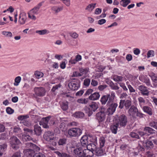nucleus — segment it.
<instances>
[{"label":"nucleus","instance_id":"nucleus-1","mask_svg":"<svg viewBox=\"0 0 157 157\" xmlns=\"http://www.w3.org/2000/svg\"><path fill=\"white\" fill-rule=\"evenodd\" d=\"M154 146V144L151 141L147 140L144 142V141L140 140L139 141L138 148L140 151H143L144 150V148L147 149H151L153 148Z\"/></svg>","mask_w":157,"mask_h":157},{"label":"nucleus","instance_id":"nucleus-2","mask_svg":"<svg viewBox=\"0 0 157 157\" xmlns=\"http://www.w3.org/2000/svg\"><path fill=\"white\" fill-rule=\"evenodd\" d=\"M99 143L100 144V147H97L94 151L95 155L99 156H101L105 154V150L102 148L104 146L105 143V138L103 137L101 138L99 140Z\"/></svg>","mask_w":157,"mask_h":157},{"label":"nucleus","instance_id":"nucleus-3","mask_svg":"<svg viewBox=\"0 0 157 157\" xmlns=\"http://www.w3.org/2000/svg\"><path fill=\"white\" fill-rule=\"evenodd\" d=\"M10 147L14 150H17L19 147L18 146L21 143L20 140L15 136H13L10 139Z\"/></svg>","mask_w":157,"mask_h":157},{"label":"nucleus","instance_id":"nucleus-4","mask_svg":"<svg viewBox=\"0 0 157 157\" xmlns=\"http://www.w3.org/2000/svg\"><path fill=\"white\" fill-rule=\"evenodd\" d=\"M42 2L39 3L30 10L28 13V17L29 18L32 19H35L36 18L35 15L38 13L39 10L42 6Z\"/></svg>","mask_w":157,"mask_h":157},{"label":"nucleus","instance_id":"nucleus-5","mask_svg":"<svg viewBox=\"0 0 157 157\" xmlns=\"http://www.w3.org/2000/svg\"><path fill=\"white\" fill-rule=\"evenodd\" d=\"M67 132L70 137H78L82 134V131L79 128H75L69 129Z\"/></svg>","mask_w":157,"mask_h":157},{"label":"nucleus","instance_id":"nucleus-6","mask_svg":"<svg viewBox=\"0 0 157 157\" xmlns=\"http://www.w3.org/2000/svg\"><path fill=\"white\" fill-rule=\"evenodd\" d=\"M80 86L79 81L78 79H75L70 82L68 84L69 88L72 90H77Z\"/></svg>","mask_w":157,"mask_h":157},{"label":"nucleus","instance_id":"nucleus-7","mask_svg":"<svg viewBox=\"0 0 157 157\" xmlns=\"http://www.w3.org/2000/svg\"><path fill=\"white\" fill-rule=\"evenodd\" d=\"M132 101L128 99L126 100H121L119 102V105L118 108L121 109H122L124 106L126 109H128L131 106Z\"/></svg>","mask_w":157,"mask_h":157},{"label":"nucleus","instance_id":"nucleus-8","mask_svg":"<svg viewBox=\"0 0 157 157\" xmlns=\"http://www.w3.org/2000/svg\"><path fill=\"white\" fill-rule=\"evenodd\" d=\"M129 114L132 117H134L136 115L137 116H142L143 114L139 112L137 108L134 106H132L128 110Z\"/></svg>","mask_w":157,"mask_h":157},{"label":"nucleus","instance_id":"nucleus-9","mask_svg":"<svg viewBox=\"0 0 157 157\" xmlns=\"http://www.w3.org/2000/svg\"><path fill=\"white\" fill-rule=\"evenodd\" d=\"M35 94L40 97H42L45 95L46 91L45 89L43 87H35L34 89Z\"/></svg>","mask_w":157,"mask_h":157},{"label":"nucleus","instance_id":"nucleus-10","mask_svg":"<svg viewBox=\"0 0 157 157\" xmlns=\"http://www.w3.org/2000/svg\"><path fill=\"white\" fill-rule=\"evenodd\" d=\"M128 122L127 117L124 114H122L118 117V123L119 125L121 127H125Z\"/></svg>","mask_w":157,"mask_h":157},{"label":"nucleus","instance_id":"nucleus-11","mask_svg":"<svg viewBox=\"0 0 157 157\" xmlns=\"http://www.w3.org/2000/svg\"><path fill=\"white\" fill-rule=\"evenodd\" d=\"M98 108V105L97 103L93 102L88 108L89 111L87 113L88 116L90 117L93 113V112H95Z\"/></svg>","mask_w":157,"mask_h":157},{"label":"nucleus","instance_id":"nucleus-12","mask_svg":"<svg viewBox=\"0 0 157 157\" xmlns=\"http://www.w3.org/2000/svg\"><path fill=\"white\" fill-rule=\"evenodd\" d=\"M118 106L117 103L111 104L108 108L106 113L108 115H112L114 113L116 110V108Z\"/></svg>","mask_w":157,"mask_h":157},{"label":"nucleus","instance_id":"nucleus-13","mask_svg":"<svg viewBox=\"0 0 157 157\" xmlns=\"http://www.w3.org/2000/svg\"><path fill=\"white\" fill-rule=\"evenodd\" d=\"M44 137L45 140L48 141H51L54 139L53 133L49 131L45 133Z\"/></svg>","mask_w":157,"mask_h":157},{"label":"nucleus","instance_id":"nucleus-14","mask_svg":"<svg viewBox=\"0 0 157 157\" xmlns=\"http://www.w3.org/2000/svg\"><path fill=\"white\" fill-rule=\"evenodd\" d=\"M96 118L99 122L104 121L105 118L104 111L102 110L98 113L96 115Z\"/></svg>","mask_w":157,"mask_h":157},{"label":"nucleus","instance_id":"nucleus-15","mask_svg":"<svg viewBox=\"0 0 157 157\" xmlns=\"http://www.w3.org/2000/svg\"><path fill=\"white\" fill-rule=\"evenodd\" d=\"M138 89L140 91L142 95L147 96L148 95L149 91L147 89L146 86L144 85H140L138 86Z\"/></svg>","mask_w":157,"mask_h":157},{"label":"nucleus","instance_id":"nucleus-16","mask_svg":"<svg viewBox=\"0 0 157 157\" xmlns=\"http://www.w3.org/2000/svg\"><path fill=\"white\" fill-rule=\"evenodd\" d=\"M139 79L140 81L145 83L147 86H150L151 85L150 80L147 76L141 75L139 77Z\"/></svg>","mask_w":157,"mask_h":157},{"label":"nucleus","instance_id":"nucleus-17","mask_svg":"<svg viewBox=\"0 0 157 157\" xmlns=\"http://www.w3.org/2000/svg\"><path fill=\"white\" fill-rule=\"evenodd\" d=\"M84 157H92L94 155V152L89 149L84 150Z\"/></svg>","mask_w":157,"mask_h":157},{"label":"nucleus","instance_id":"nucleus-18","mask_svg":"<svg viewBox=\"0 0 157 157\" xmlns=\"http://www.w3.org/2000/svg\"><path fill=\"white\" fill-rule=\"evenodd\" d=\"M21 139L24 141H28L32 140V138L27 133L24 132L21 137Z\"/></svg>","mask_w":157,"mask_h":157},{"label":"nucleus","instance_id":"nucleus-19","mask_svg":"<svg viewBox=\"0 0 157 157\" xmlns=\"http://www.w3.org/2000/svg\"><path fill=\"white\" fill-rule=\"evenodd\" d=\"M63 7L59 6H53L51 7V10L54 13H58L63 9Z\"/></svg>","mask_w":157,"mask_h":157},{"label":"nucleus","instance_id":"nucleus-20","mask_svg":"<svg viewBox=\"0 0 157 157\" xmlns=\"http://www.w3.org/2000/svg\"><path fill=\"white\" fill-rule=\"evenodd\" d=\"M88 137L86 136H83L80 140L81 145L83 147L87 146L88 144Z\"/></svg>","mask_w":157,"mask_h":157},{"label":"nucleus","instance_id":"nucleus-21","mask_svg":"<svg viewBox=\"0 0 157 157\" xmlns=\"http://www.w3.org/2000/svg\"><path fill=\"white\" fill-rule=\"evenodd\" d=\"M109 94H107L103 96L100 99V101L102 105H105L109 101Z\"/></svg>","mask_w":157,"mask_h":157},{"label":"nucleus","instance_id":"nucleus-22","mask_svg":"<svg viewBox=\"0 0 157 157\" xmlns=\"http://www.w3.org/2000/svg\"><path fill=\"white\" fill-rule=\"evenodd\" d=\"M34 131L35 134L37 136L40 135L42 133V130L40 126L37 125H35L34 126Z\"/></svg>","mask_w":157,"mask_h":157},{"label":"nucleus","instance_id":"nucleus-23","mask_svg":"<svg viewBox=\"0 0 157 157\" xmlns=\"http://www.w3.org/2000/svg\"><path fill=\"white\" fill-rule=\"evenodd\" d=\"M100 95L98 92H95L89 97V99L91 100H95L99 99Z\"/></svg>","mask_w":157,"mask_h":157},{"label":"nucleus","instance_id":"nucleus-24","mask_svg":"<svg viewBox=\"0 0 157 157\" xmlns=\"http://www.w3.org/2000/svg\"><path fill=\"white\" fill-rule=\"evenodd\" d=\"M118 124L117 123L113 124L110 126V129L112 132L116 134L117 133V128L119 126Z\"/></svg>","mask_w":157,"mask_h":157},{"label":"nucleus","instance_id":"nucleus-25","mask_svg":"<svg viewBox=\"0 0 157 157\" xmlns=\"http://www.w3.org/2000/svg\"><path fill=\"white\" fill-rule=\"evenodd\" d=\"M84 115V113L80 111L76 112L73 114L74 117L78 118H83Z\"/></svg>","mask_w":157,"mask_h":157},{"label":"nucleus","instance_id":"nucleus-26","mask_svg":"<svg viewBox=\"0 0 157 157\" xmlns=\"http://www.w3.org/2000/svg\"><path fill=\"white\" fill-rule=\"evenodd\" d=\"M97 147V144L93 143L90 144L87 146V148L89 149L93 152L94 151Z\"/></svg>","mask_w":157,"mask_h":157},{"label":"nucleus","instance_id":"nucleus-27","mask_svg":"<svg viewBox=\"0 0 157 157\" xmlns=\"http://www.w3.org/2000/svg\"><path fill=\"white\" fill-rule=\"evenodd\" d=\"M144 130L150 134H155V131L154 129L149 127H145L144 128Z\"/></svg>","mask_w":157,"mask_h":157},{"label":"nucleus","instance_id":"nucleus-28","mask_svg":"<svg viewBox=\"0 0 157 157\" xmlns=\"http://www.w3.org/2000/svg\"><path fill=\"white\" fill-rule=\"evenodd\" d=\"M60 107L63 111H66L68 109V105L67 101H63L60 104Z\"/></svg>","mask_w":157,"mask_h":157},{"label":"nucleus","instance_id":"nucleus-29","mask_svg":"<svg viewBox=\"0 0 157 157\" xmlns=\"http://www.w3.org/2000/svg\"><path fill=\"white\" fill-rule=\"evenodd\" d=\"M143 109L144 111L150 115H151L152 114V109L150 107L147 106H144L143 107Z\"/></svg>","mask_w":157,"mask_h":157},{"label":"nucleus","instance_id":"nucleus-30","mask_svg":"<svg viewBox=\"0 0 157 157\" xmlns=\"http://www.w3.org/2000/svg\"><path fill=\"white\" fill-rule=\"evenodd\" d=\"M96 3H91L89 4L86 8V10L89 12H91L95 7Z\"/></svg>","mask_w":157,"mask_h":157},{"label":"nucleus","instance_id":"nucleus-31","mask_svg":"<svg viewBox=\"0 0 157 157\" xmlns=\"http://www.w3.org/2000/svg\"><path fill=\"white\" fill-rule=\"evenodd\" d=\"M77 101L79 103L86 104L89 102L88 98H80L77 100Z\"/></svg>","mask_w":157,"mask_h":157},{"label":"nucleus","instance_id":"nucleus-32","mask_svg":"<svg viewBox=\"0 0 157 157\" xmlns=\"http://www.w3.org/2000/svg\"><path fill=\"white\" fill-rule=\"evenodd\" d=\"M131 2L130 0H121V5L124 7H126Z\"/></svg>","mask_w":157,"mask_h":157},{"label":"nucleus","instance_id":"nucleus-33","mask_svg":"<svg viewBox=\"0 0 157 157\" xmlns=\"http://www.w3.org/2000/svg\"><path fill=\"white\" fill-rule=\"evenodd\" d=\"M34 75L36 78L39 79L43 76L44 74L41 72L36 71L35 72Z\"/></svg>","mask_w":157,"mask_h":157},{"label":"nucleus","instance_id":"nucleus-34","mask_svg":"<svg viewBox=\"0 0 157 157\" xmlns=\"http://www.w3.org/2000/svg\"><path fill=\"white\" fill-rule=\"evenodd\" d=\"M7 147V145L5 144L0 145V156L2 155L3 154V152L6 148Z\"/></svg>","mask_w":157,"mask_h":157},{"label":"nucleus","instance_id":"nucleus-35","mask_svg":"<svg viewBox=\"0 0 157 157\" xmlns=\"http://www.w3.org/2000/svg\"><path fill=\"white\" fill-rule=\"evenodd\" d=\"M33 152V150H31V148L26 149L24 151L25 155L28 156H31Z\"/></svg>","mask_w":157,"mask_h":157},{"label":"nucleus","instance_id":"nucleus-36","mask_svg":"<svg viewBox=\"0 0 157 157\" xmlns=\"http://www.w3.org/2000/svg\"><path fill=\"white\" fill-rule=\"evenodd\" d=\"M115 97V93L112 92L111 93V95L109 94V101H108L107 104H110V102L113 101Z\"/></svg>","mask_w":157,"mask_h":157},{"label":"nucleus","instance_id":"nucleus-37","mask_svg":"<svg viewBox=\"0 0 157 157\" xmlns=\"http://www.w3.org/2000/svg\"><path fill=\"white\" fill-rule=\"evenodd\" d=\"M67 139L63 138L59 139L58 141V144L59 145H63L66 143Z\"/></svg>","mask_w":157,"mask_h":157},{"label":"nucleus","instance_id":"nucleus-38","mask_svg":"<svg viewBox=\"0 0 157 157\" xmlns=\"http://www.w3.org/2000/svg\"><path fill=\"white\" fill-rule=\"evenodd\" d=\"M149 125L151 127L157 129V122L152 121L149 123Z\"/></svg>","mask_w":157,"mask_h":157},{"label":"nucleus","instance_id":"nucleus-39","mask_svg":"<svg viewBox=\"0 0 157 157\" xmlns=\"http://www.w3.org/2000/svg\"><path fill=\"white\" fill-rule=\"evenodd\" d=\"M21 80V78L20 76H18L16 77L15 79V82L14 85L15 86H17L20 82Z\"/></svg>","mask_w":157,"mask_h":157},{"label":"nucleus","instance_id":"nucleus-40","mask_svg":"<svg viewBox=\"0 0 157 157\" xmlns=\"http://www.w3.org/2000/svg\"><path fill=\"white\" fill-rule=\"evenodd\" d=\"M123 77L121 76L115 75L114 76L113 79L116 82L121 81L123 80Z\"/></svg>","mask_w":157,"mask_h":157},{"label":"nucleus","instance_id":"nucleus-41","mask_svg":"<svg viewBox=\"0 0 157 157\" xmlns=\"http://www.w3.org/2000/svg\"><path fill=\"white\" fill-rule=\"evenodd\" d=\"M90 82V80L89 78H86L84 79L83 82V85L86 87H88Z\"/></svg>","mask_w":157,"mask_h":157},{"label":"nucleus","instance_id":"nucleus-42","mask_svg":"<svg viewBox=\"0 0 157 157\" xmlns=\"http://www.w3.org/2000/svg\"><path fill=\"white\" fill-rule=\"evenodd\" d=\"M2 34L5 36L8 37H11L12 36L11 32L3 31L2 32Z\"/></svg>","mask_w":157,"mask_h":157},{"label":"nucleus","instance_id":"nucleus-43","mask_svg":"<svg viewBox=\"0 0 157 157\" xmlns=\"http://www.w3.org/2000/svg\"><path fill=\"white\" fill-rule=\"evenodd\" d=\"M155 155L152 152L147 151L145 153V157H155Z\"/></svg>","mask_w":157,"mask_h":157},{"label":"nucleus","instance_id":"nucleus-44","mask_svg":"<svg viewBox=\"0 0 157 157\" xmlns=\"http://www.w3.org/2000/svg\"><path fill=\"white\" fill-rule=\"evenodd\" d=\"M21 153L19 151L13 153L11 157H21Z\"/></svg>","mask_w":157,"mask_h":157},{"label":"nucleus","instance_id":"nucleus-45","mask_svg":"<svg viewBox=\"0 0 157 157\" xmlns=\"http://www.w3.org/2000/svg\"><path fill=\"white\" fill-rule=\"evenodd\" d=\"M139 103L140 105L141 106L145 102V101L144 98L142 97H140L138 98Z\"/></svg>","mask_w":157,"mask_h":157},{"label":"nucleus","instance_id":"nucleus-46","mask_svg":"<svg viewBox=\"0 0 157 157\" xmlns=\"http://www.w3.org/2000/svg\"><path fill=\"white\" fill-rule=\"evenodd\" d=\"M31 150H32L33 151H38L40 150V148L37 146L36 145L33 143L32 146L31 147Z\"/></svg>","mask_w":157,"mask_h":157},{"label":"nucleus","instance_id":"nucleus-47","mask_svg":"<svg viewBox=\"0 0 157 157\" xmlns=\"http://www.w3.org/2000/svg\"><path fill=\"white\" fill-rule=\"evenodd\" d=\"M130 136L133 138L137 139H139L140 138L138 134L134 132H131L130 134Z\"/></svg>","mask_w":157,"mask_h":157},{"label":"nucleus","instance_id":"nucleus-48","mask_svg":"<svg viewBox=\"0 0 157 157\" xmlns=\"http://www.w3.org/2000/svg\"><path fill=\"white\" fill-rule=\"evenodd\" d=\"M23 124L27 127H29L31 125V122L29 121L24 120L23 122Z\"/></svg>","mask_w":157,"mask_h":157},{"label":"nucleus","instance_id":"nucleus-49","mask_svg":"<svg viewBox=\"0 0 157 157\" xmlns=\"http://www.w3.org/2000/svg\"><path fill=\"white\" fill-rule=\"evenodd\" d=\"M107 86V85L106 84H102L99 86L98 87V89L100 91H102Z\"/></svg>","mask_w":157,"mask_h":157},{"label":"nucleus","instance_id":"nucleus-50","mask_svg":"<svg viewBox=\"0 0 157 157\" xmlns=\"http://www.w3.org/2000/svg\"><path fill=\"white\" fill-rule=\"evenodd\" d=\"M89 71V69L88 68H86L83 69V68H80L79 69V71L81 73L83 74L87 73Z\"/></svg>","mask_w":157,"mask_h":157},{"label":"nucleus","instance_id":"nucleus-51","mask_svg":"<svg viewBox=\"0 0 157 157\" xmlns=\"http://www.w3.org/2000/svg\"><path fill=\"white\" fill-rule=\"evenodd\" d=\"M154 53V52L153 50H149L148 51L147 54V57L149 58L151 56H153Z\"/></svg>","mask_w":157,"mask_h":157},{"label":"nucleus","instance_id":"nucleus-52","mask_svg":"<svg viewBox=\"0 0 157 157\" xmlns=\"http://www.w3.org/2000/svg\"><path fill=\"white\" fill-rule=\"evenodd\" d=\"M51 117H48L42 118V121L43 124L48 123Z\"/></svg>","mask_w":157,"mask_h":157},{"label":"nucleus","instance_id":"nucleus-53","mask_svg":"<svg viewBox=\"0 0 157 157\" xmlns=\"http://www.w3.org/2000/svg\"><path fill=\"white\" fill-rule=\"evenodd\" d=\"M47 31L46 29H44L41 30H37L36 31V33L39 34L40 35H44L46 34Z\"/></svg>","mask_w":157,"mask_h":157},{"label":"nucleus","instance_id":"nucleus-54","mask_svg":"<svg viewBox=\"0 0 157 157\" xmlns=\"http://www.w3.org/2000/svg\"><path fill=\"white\" fill-rule=\"evenodd\" d=\"M6 111L7 113L11 114L14 112V110L10 107H8L6 109Z\"/></svg>","mask_w":157,"mask_h":157},{"label":"nucleus","instance_id":"nucleus-55","mask_svg":"<svg viewBox=\"0 0 157 157\" xmlns=\"http://www.w3.org/2000/svg\"><path fill=\"white\" fill-rule=\"evenodd\" d=\"M61 86V85L60 84H59L57 85H56L55 86H53L52 89V91L53 92H54L56 90L58 89V88H60Z\"/></svg>","mask_w":157,"mask_h":157},{"label":"nucleus","instance_id":"nucleus-56","mask_svg":"<svg viewBox=\"0 0 157 157\" xmlns=\"http://www.w3.org/2000/svg\"><path fill=\"white\" fill-rule=\"evenodd\" d=\"M91 85L93 86H96L98 85V83L97 81L95 80L94 79L91 80Z\"/></svg>","mask_w":157,"mask_h":157},{"label":"nucleus","instance_id":"nucleus-57","mask_svg":"<svg viewBox=\"0 0 157 157\" xmlns=\"http://www.w3.org/2000/svg\"><path fill=\"white\" fill-rule=\"evenodd\" d=\"M13 131L15 133H19L21 132V129L19 127H15L14 128Z\"/></svg>","mask_w":157,"mask_h":157},{"label":"nucleus","instance_id":"nucleus-58","mask_svg":"<svg viewBox=\"0 0 157 157\" xmlns=\"http://www.w3.org/2000/svg\"><path fill=\"white\" fill-rule=\"evenodd\" d=\"M33 157H45V155L42 153H39L34 154Z\"/></svg>","mask_w":157,"mask_h":157},{"label":"nucleus","instance_id":"nucleus-59","mask_svg":"<svg viewBox=\"0 0 157 157\" xmlns=\"http://www.w3.org/2000/svg\"><path fill=\"white\" fill-rule=\"evenodd\" d=\"M70 35L73 38H76L78 36V35L76 33H70Z\"/></svg>","mask_w":157,"mask_h":157},{"label":"nucleus","instance_id":"nucleus-60","mask_svg":"<svg viewBox=\"0 0 157 157\" xmlns=\"http://www.w3.org/2000/svg\"><path fill=\"white\" fill-rule=\"evenodd\" d=\"M24 130L25 131L24 132H25L26 133H27V132H29L30 133V134H32L33 133V130L29 128H24Z\"/></svg>","mask_w":157,"mask_h":157},{"label":"nucleus","instance_id":"nucleus-61","mask_svg":"<svg viewBox=\"0 0 157 157\" xmlns=\"http://www.w3.org/2000/svg\"><path fill=\"white\" fill-rule=\"evenodd\" d=\"M70 1L71 0H65L63 2L67 6H69L70 5Z\"/></svg>","mask_w":157,"mask_h":157},{"label":"nucleus","instance_id":"nucleus-62","mask_svg":"<svg viewBox=\"0 0 157 157\" xmlns=\"http://www.w3.org/2000/svg\"><path fill=\"white\" fill-rule=\"evenodd\" d=\"M101 12V9L99 8H98L95 10L94 13L96 14H99Z\"/></svg>","mask_w":157,"mask_h":157},{"label":"nucleus","instance_id":"nucleus-63","mask_svg":"<svg viewBox=\"0 0 157 157\" xmlns=\"http://www.w3.org/2000/svg\"><path fill=\"white\" fill-rule=\"evenodd\" d=\"M120 86L124 89V90L127 91L128 90V89L125 85L123 83H120Z\"/></svg>","mask_w":157,"mask_h":157},{"label":"nucleus","instance_id":"nucleus-64","mask_svg":"<svg viewBox=\"0 0 157 157\" xmlns=\"http://www.w3.org/2000/svg\"><path fill=\"white\" fill-rule=\"evenodd\" d=\"M151 77L152 80L154 82L157 83V76H155L153 75Z\"/></svg>","mask_w":157,"mask_h":157}]
</instances>
